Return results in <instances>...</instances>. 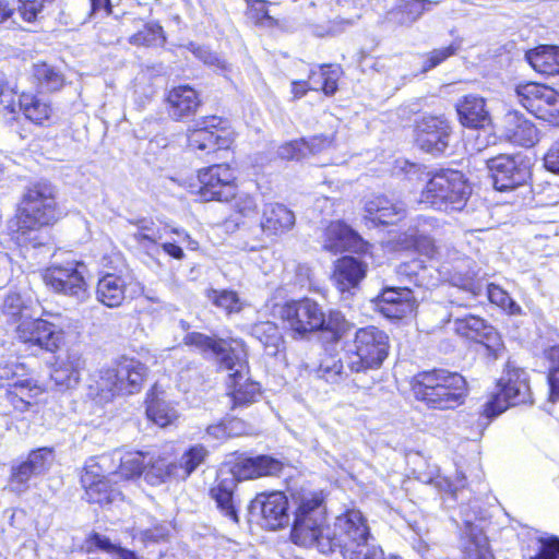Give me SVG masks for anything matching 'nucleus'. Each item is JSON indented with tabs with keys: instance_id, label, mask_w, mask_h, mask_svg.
<instances>
[{
	"instance_id": "1",
	"label": "nucleus",
	"mask_w": 559,
	"mask_h": 559,
	"mask_svg": "<svg viewBox=\"0 0 559 559\" xmlns=\"http://www.w3.org/2000/svg\"><path fill=\"white\" fill-rule=\"evenodd\" d=\"M59 214L56 188L45 180L29 183L10 225L12 239L21 247L43 246L41 229L57 222Z\"/></svg>"
},
{
	"instance_id": "2",
	"label": "nucleus",
	"mask_w": 559,
	"mask_h": 559,
	"mask_svg": "<svg viewBox=\"0 0 559 559\" xmlns=\"http://www.w3.org/2000/svg\"><path fill=\"white\" fill-rule=\"evenodd\" d=\"M292 539L304 547H316L322 554L332 552V527L325 525V510L317 492H302L297 498Z\"/></svg>"
},
{
	"instance_id": "3",
	"label": "nucleus",
	"mask_w": 559,
	"mask_h": 559,
	"mask_svg": "<svg viewBox=\"0 0 559 559\" xmlns=\"http://www.w3.org/2000/svg\"><path fill=\"white\" fill-rule=\"evenodd\" d=\"M413 391L427 407L440 411L461 406L467 396V383L463 376L445 369L423 372L415 378Z\"/></svg>"
},
{
	"instance_id": "4",
	"label": "nucleus",
	"mask_w": 559,
	"mask_h": 559,
	"mask_svg": "<svg viewBox=\"0 0 559 559\" xmlns=\"http://www.w3.org/2000/svg\"><path fill=\"white\" fill-rule=\"evenodd\" d=\"M146 371L140 360L123 356L114 365L100 368L93 376L91 389L105 401L116 395L135 394L142 388Z\"/></svg>"
},
{
	"instance_id": "5",
	"label": "nucleus",
	"mask_w": 559,
	"mask_h": 559,
	"mask_svg": "<svg viewBox=\"0 0 559 559\" xmlns=\"http://www.w3.org/2000/svg\"><path fill=\"white\" fill-rule=\"evenodd\" d=\"M389 348V336L384 331L376 326L358 329L353 341L344 346L345 365L355 373L378 369L388 357Z\"/></svg>"
},
{
	"instance_id": "6",
	"label": "nucleus",
	"mask_w": 559,
	"mask_h": 559,
	"mask_svg": "<svg viewBox=\"0 0 559 559\" xmlns=\"http://www.w3.org/2000/svg\"><path fill=\"white\" fill-rule=\"evenodd\" d=\"M469 195L471 188L461 171L442 169L428 180L419 202L439 211H461Z\"/></svg>"
},
{
	"instance_id": "7",
	"label": "nucleus",
	"mask_w": 559,
	"mask_h": 559,
	"mask_svg": "<svg viewBox=\"0 0 559 559\" xmlns=\"http://www.w3.org/2000/svg\"><path fill=\"white\" fill-rule=\"evenodd\" d=\"M333 539L332 552L340 549L344 559H357L362 555L373 539L368 521L365 515L356 509L347 510L336 516L332 526Z\"/></svg>"
},
{
	"instance_id": "8",
	"label": "nucleus",
	"mask_w": 559,
	"mask_h": 559,
	"mask_svg": "<svg viewBox=\"0 0 559 559\" xmlns=\"http://www.w3.org/2000/svg\"><path fill=\"white\" fill-rule=\"evenodd\" d=\"M499 391L485 403L483 414L495 418L510 406L531 402L532 394L524 370L508 366L498 382Z\"/></svg>"
},
{
	"instance_id": "9",
	"label": "nucleus",
	"mask_w": 559,
	"mask_h": 559,
	"mask_svg": "<svg viewBox=\"0 0 559 559\" xmlns=\"http://www.w3.org/2000/svg\"><path fill=\"white\" fill-rule=\"evenodd\" d=\"M236 174L228 164H215L198 170L197 182L188 186L189 191L201 201L228 202L235 195Z\"/></svg>"
},
{
	"instance_id": "10",
	"label": "nucleus",
	"mask_w": 559,
	"mask_h": 559,
	"mask_svg": "<svg viewBox=\"0 0 559 559\" xmlns=\"http://www.w3.org/2000/svg\"><path fill=\"white\" fill-rule=\"evenodd\" d=\"M272 313L281 318L294 333L300 336L319 331L324 323L322 308L310 298L274 305Z\"/></svg>"
},
{
	"instance_id": "11",
	"label": "nucleus",
	"mask_w": 559,
	"mask_h": 559,
	"mask_svg": "<svg viewBox=\"0 0 559 559\" xmlns=\"http://www.w3.org/2000/svg\"><path fill=\"white\" fill-rule=\"evenodd\" d=\"M188 146L192 151L213 152L226 150L234 142V132L222 118L204 117L188 129Z\"/></svg>"
},
{
	"instance_id": "12",
	"label": "nucleus",
	"mask_w": 559,
	"mask_h": 559,
	"mask_svg": "<svg viewBox=\"0 0 559 559\" xmlns=\"http://www.w3.org/2000/svg\"><path fill=\"white\" fill-rule=\"evenodd\" d=\"M85 265L70 261L64 264H52L44 274V281L56 293L73 298L78 302L85 301L90 294L84 278Z\"/></svg>"
},
{
	"instance_id": "13",
	"label": "nucleus",
	"mask_w": 559,
	"mask_h": 559,
	"mask_svg": "<svg viewBox=\"0 0 559 559\" xmlns=\"http://www.w3.org/2000/svg\"><path fill=\"white\" fill-rule=\"evenodd\" d=\"M14 335L16 341L28 349L36 348L50 353L58 350L63 342V331L59 325L36 316L19 322Z\"/></svg>"
},
{
	"instance_id": "14",
	"label": "nucleus",
	"mask_w": 559,
	"mask_h": 559,
	"mask_svg": "<svg viewBox=\"0 0 559 559\" xmlns=\"http://www.w3.org/2000/svg\"><path fill=\"white\" fill-rule=\"evenodd\" d=\"M185 344L194 346L203 354L211 353L214 355L218 369L235 368L243 366V348L245 343L241 340H223L212 338L202 333H189L185 337Z\"/></svg>"
},
{
	"instance_id": "15",
	"label": "nucleus",
	"mask_w": 559,
	"mask_h": 559,
	"mask_svg": "<svg viewBox=\"0 0 559 559\" xmlns=\"http://www.w3.org/2000/svg\"><path fill=\"white\" fill-rule=\"evenodd\" d=\"M250 513L259 515L260 525L266 530L282 528L289 522L287 497L281 491L261 492L251 501Z\"/></svg>"
},
{
	"instance_id": "16",
	"label": "nucleus",
	"mask_w": 559,
	"mask_h": 559,
	"mask_svg": "<svg viewBox=\"0 0 559 559\" xmlns=\"http://www.w3.org/2000/svg\"><path fill=\"white\" fill-rule=\"evenodd\" d=\"M450 135V123L443 117L425 116L416 124V143L431 155H440L448 148Z\"/></svg>"
},
{
	"instance_id": "17",
	"label": "nucleus",
	"mask_w": 559,
	"mask_h": 559,
	"mask_svg": "<svg viewBox=\"0 0 559 559\" xmlns=\"http://www.w3.org/2000/svg\"><path fill=\"white\" fill-rule=\"evenodd\" d=\"M133 286L139 284L129 274L106 273L98 280L96 298L106 307H119L128 296L133 298L136 293Z\"/></svg>"
},
{
	"instance_id": "18",
	"label": "nucleus",
	"mask_w": 559,
	"mask_h": 559,
	"mask_svg": "<svg viewBox=\"0 0 559 559\" xmlns=\"http://www.w3.org/2000/svg\"><path fill=\"white\" fill-rule=\"evenodd\" d=\"M493 186L499 191L514 189L528 177L526 166L519 164L513 156L500 155L488 160Z\"/></svg>"
},
{
	"instance_id": "19",
	"label": "nucleus",
	"mask_w": 559,
	"mask_h": 559,
	"mask_svg": "<svg viewBox=\"0 0 559 559\" xmlns=\"http://www.w3.org/2000/svg\"><path fill=\"white\" fill-rule=\"evenodd\" d=\"M238 366L235 368H222L221 370H225L229 372L227 388L228 395L233 401V407L238 406H247L257 401V397L260 395V385L257 382L249 380L247 377V349L243 348V366L240 370H237Z\"/></svg>"
},
{
	"instance_id": "20",
	"label": "nucleus",
	"mask_w": 559,
	"mask_h": 559,
	"mask_svg": "<svg viewBox=\"0 0 559 559\" xmlns=\"http://www.w3.org/2000/svg\"><path fill=\"white\" fill-rule=\"evenodd\" d=\"M25 367L22 364H5L0 365V378L16 380L12 383L10 396L14 407L20 411H25L31 404L26 399H31L40 393L39 386L31 378L20 379L23 376Z\"/></svg>"
},
{
	"instance_id": "21",
	"label": "nucleus",
	"mask_w": 559,
	"mask_h": 559,
	"mask_svg": "<svg viewBox=\"0 0 559 559\" xmlns=\"http://www.w3.org/2000/svg\"><path fill=\"white\" fill-rule=\"evenodd\" d=\"M502 136L519 146L532 147L539 141V133L534 123L523 114L508 111L502 121Z\"/></svg>"
},
{
	"instance_id": "22",
	"label": "nucleus",
	"mask_w": 559,
	"mask_h": 559,
	"mask_svg": "<svg viewBox=\"0 0 559 559\" xmlns=\"http://www.w3.org/2000/svg\"><path fill=\"white\" fill-rule=\"evenodd\" d=\"M283 463L269 455L239 459L228 472L236 480L253 479L262 476L277 475Z\"/></svg>"
},
{
	"instance_id": "23",
	"label": "nucleus",
	"mask_w": 559,
	"mask_h": 559,
	"mask_svg": "<svg viewBox=\"0 0 559 559\" xmlns=\"http://www.w3.org/2000/svg\"><path fill=\"white\" fill-rule=\"evenodd\" d=\"M453 318L454 331L466 338H471L478 343L485 344L488 348L498 345V337L495 329L477 317L467 314L464 317H455L450 313L449 321Z\"/></svg>"
},
{
	"instance_id": "24",
	"label": "nucleus",
	"mask_w": 559,
	"mask_h": 559,
	"mask_svg": "<svg viewBox=\"0 0 559 559\" xmlns=\"http://www.w3.org/2000/svg\"><path fill=\"white\" fill-rule=\"evenodd\" d=\"M435 227V221L431 218L419 217L414 226H411L404 234L402 240L403 248H414L420 254L428 259H435L440 255L439 248L428 233Z\"/></svg>"
},
{
	"instance_id": "25",
	"label": "nucleus",
	"mask_w": 559,
	"mask_h": 559,
	"mask_svg": "<svg viewBox=\"0 0 559 559\" xmlns=\"http://www.w3.org/2000/svg\"><path fill=\"white\" fill-rule=\"evenodd\" d=\"M323 248L333 253L346 250L359 251L364 248V241L348 225L333 222L325 229Z\"/></svg>"
},
{
	"instance_id": "26",
	"label": "nucleus",
	"mask_w": 559,
	"mask_h": 559,
	"mask_svg": "<svg viewBox=\"0 0 559 559\" xmlns=\"http://www.w3.org/2000/svg\"><path fill=\"white\" fill-rule=\"evenodd\" d=\"M518 102L530 112L539 116H549L543 107L547 102L556 100V91L549 86L528 82L515 88Z\"/></svg>"
},
{
	"instance_id": "27",
	"label": "nucleus",
	"mask_w": 559,
	"mask_h": 559,
	"mask_svg": "<svg viewBox=\"0 0 559 559\" xmlns=\"http://www.w3.org/2000/svg\"><path fill=\"white\" fill-rule=\"evenodd\" d=\"M460 122L467 128L478 129L491 124V116L485 98L469 94L463 96L456 104Z\"/></svg>"
},
{
	"instance_id": "28",
	"label": "nucleus",
	"mask_w": 559,
	"mask_h": 559,
	"mask_svg": "<svg viewBox=\"0 0 559 559\" xmlns=\"http://www.w3.org/2000/svg\"><path fill=\"white\" fill-rule=\"evenodd\" d=\"M19 109L36 126L48 127L55 122L56 110L48 99L32 93L19 95Z\"/></svg>"
},
{
	"instance_id": "29",
	"label": "nucleus",
	"mask_w": 559,
	"mask_h": 559,
	"mask_svg": "<svg viewBox=\"0 0 559 559\" xmlns=\"http://www.w3.org/2000/svg\"><path fill=\"white\" fill-rule=\"evenodd\" d=\"M366 218L376 224H395L405 214L402 202H393L384 195H374L365 203Z\"/></svg>"
},
{
	"instance_id": "30",
	"label": "nucleus",
	"mask_w": 559,
	"mask_h": 559,
	"mask_svg": "<svg viewBox=\"0 0 559 559\" xmlns=\"http://www.w3.org/2000/svg\"><path fill=\"white\" fill-rule=\"evenodd\" d=\"M367 264L354 257L337 260L332 280L342 293L355 288L366 276Z\"/></svg>"
},
{
	"instance_id": "31",
	"label": "nucleus",
	"mask_w": 559,
	"mask_h": 559,
	"mask_svg": "<svg viewBox=\"0 0 559 559\" xmlns=\"http://www.w3.org/2000/svg\"><path fill=\"white\" fill-rule=\"evenodd\" d=\"M200 105V98L194 88L180 85L171 88L167 95V111L174 120H181L193 115Z\"/></svg>"
},
{
	"instance_id": "32",
	"label": "nucleus",
	"mask_w": 559,
	"mask_h": 559,
	"mask_svg": "<svg viewBox=\"0 0 559 559\" xmlns=\"http://www.w3.org/2000/svg\"><path fill=\"white\" fill-rule=\"evenodd\" d=\"M236 479L228 472L218 474L215 485L211 488V497L215 500L217 508L224 516L234 524L239 522L238 511L234 502V489Z\"/></svg>"
},
{
	"instance_id": "33",
	"label": "nucleus",
	"mask_w": 559,
	"mask_h": 559,
	"mask_svg": "<svg viewBox=\"0 0 559 559\" xmlns=\"http://www.w3.org/2000/svg\"><path fill=\"white\" fill-rule=\"evenodd\" d=\"M462 547L466 559H492L483 527L472 522L468 516L464 519Z\"/></svg>"
},
{
	"instance_id": "34",
	"label": "nucleus",
	"mask_w": 559,
	"mask_h": 559,
	"mask_svg": "<svg viewBox=\"0 0 559 559\" xmlns=\"http://www.w3.org/2000/svg\"><path fill=\"white\" fill-rule=\"evenodd\" d=\"M296 222L293 211L280 203L265 205L261 219V228L270 235H281L290 230Z\"/></svg>"
},
{
	"instance_id": "35",
	"label": "nucleus",
	"mask_w": 559,
	"mask_h": 559,
	"mask_svg": "<svg viewBox=\"0 0 559 559\" xmlns=\"http://www.w3.org/2000/svg\"><path fill=\"white\" fill-rule=\"evenodd\" d=\"M85 368L83 357L74 352L69 353L66 358L60 359L51 372V379L56 385L70 389L80 381L81 372Z\"/></svg>"
},
{
	"instance_id": "36",
	"label": "nucleus",
	"mask_w": 559,
	"mask_h": 559,
	"mask_svg": "<svg viewBox=\"0 0 559 559\" xmlns=\"http://www.w3.org/2000/svg\"><path fill=\"white\" fill-rule=\"evenodd\" d=\"M525 58L536 72L547 76L559 75L558 46H539L527 51Z\"/></svg>"
},
{
	"instance_id": "37",
	"label": "nucleus",
	"mask_w": 559,
	"mask_h": 559,
	"mask_svg": "<svg viewBox=\"0 0 559 559\" xmlns=\"http://www.w3.org/2000/svg\"><path fill=\"white\" fill-rule=\"evenodd\" d=\"M37 301L16 293L9 294L3 302V312L16 324L29 317L37 316Z\"/></svg>"
},
{
	"instance_id": "38",
	"label": "nucleus",
	"mask_w": 559,
	"mask_h": 559,
	"mask_svg": "<svg viewBox=\"0 0 559 559\" xmlns=\"http://www.w3.org/2000/svg\"><path fill=\"white\" fill-rule=\"evenodd\" d=\"M340 75L341 69L338 67L324 64L311 70L307 83L310 90H321L325 95H333L337 90Z\"/></svg>"
},
{
	"instance_id": "39",
	"label": "nucleus",
	"mask_w": 559,
	"mask_h": 559,
	"mask_svg": "<svg viewBox=\"0 0 559 559\" xmlns=\"http://www.w3.org/2000/svg\"><path fill=\"white\" fill-rule=\"evenodd\" d=\"M209 451L202 444L190 447L176 462L175 480L187 479L201 464L204 463Z\"/></svg>"
},
{
	"instance_id": "40",
	"label": "nucleus",
	"mask_w": 559,
	"mask_h": 559,
	"mask_svg": "<svg viewBox=\"0 0 559 559\" xmlns=\"http://www.w3.org/2000/svg\"><path fill=\"white\" fill-rule=\"evenodd\" d=\"M251 334L264 346L267 355H276L283 345V336L278 326L273 322L263 321L253 324Z\"/></svg>"
},
{
	"instance_id": "41",
	"label": "nucleus",
	"mask_w": 559,
	"mask_h": 559,
	"mask_svg": "<svg viewBox=\"0 0 559 559\" xmlns=\"http://www.w3.org/2000/svg\"><path fill=\"white\" fill-rule=\"evenodd\" d=\"M146 415L150 420L160 427L171 424L178 417L176 408L154 392L148 395Z\"/></svg>"
},
{
	"instance_id": "42",
	"label": "nucleus",
	"mask_w": 559,
	"mask_h": 559,
	"mask_svg": "<svg viewBox=\"0 0 559 559\" xmlns=\"http://www.w3.org/2000/svg\"><path fill=\"white\" fill-rule=\"evenodd\" d=\"M206 296L215 307L228 316L239 313L246 307V301L235 290L210 289Z\"/></svg>"
},
{
	"instance_id": "43",
	"label": "nucleus",
	"mask_w": 559,
	"mask_h": 559,
	"mask_svg": "<svg viewBox=\"0 0 559 559\" xmlns=\"http://www.w3.org/2000/svg\"><path fill=\"white\" fill-rule=\"evenodd\" d=\"M148 465L144 467L145 480L153 485H160L168 480H175L176 462H168L164 457L150 459Z\"/></svg>"
},
{
	"instance_id": "44",
	"label": "nucleus",
	"mask_w": 559,
	"mask_h": 559,
	"mask_svg": "<svg viewBox=\"0 0 559 559\" xmlns=\"http://www.w3.org/2000/svg\"><path fill=\"white\" fill-rule=\"evenodd\" d=\"M324 142L325 140L320 138H313L310 142H306L304 139L290 141L281 145L277 154L282 159H298L306 156L307 152H319L323 147Z\"/></svg>"
},
{
	"instance_id": "45",
	"label": "nucleus",
	"mask_w": 559,
	"mask_h": 559,
	"mask_svg": "<svg viewBox=\"0 0 559 559\" xmlns=\"http://www.w3.org/2000/svg\"><path fill=\"white\" fill-rule=\"evenodd\" d=\"M39 477L26 460L15 461L10 468L9 486L15 493L26 492L29 488V480Z\"/></svg>"
},
{
	"instance_id": "46",
	"label": "nucleus",
	"mask_w": 559,
	"mask_h": 559,
	"mask_svg": "<svg viewBox=\"0 0 559 559\" xmlns=\"http://www.w3.org/2000/svg\"><path fill=\"white\" fill-rule=\"evenodd\" d=\"M131 224L136 228L132 234L134 240L144 249L148 250L162 239L160 229L153 221L141 218Z\"/></svg>"
},
{
	"instance_id": "47",
	"label": "nucleus",
	"mask_w": 559,
	"mask_h": 559,
	"mask_svg": "<svg viewBox=\"0 0 559 559\" xmlns=\"http://www.w3.org/2000/svg\"><path fill=\"white\" fill-rule=\"evenodd\" d=\"M402 294L406 296L405 299L395 304H377L378 310L386 318L402 319L411 314L416 306V300L409 288L403 287Z\"/></svg>"
},
{
	"instance_id": "48",
	"label": "nucleus",
	"mask_w": 559,
	"mask_h": 559,
	"mask_svg": "<svg viewBox=\"0 0 559 559\" xmlns=\"http://www.w3.org/2000/svg\"><path fill=\"white\" fill-rule=\"evenodd\" d=\"M107 461L105 455L99 457H91L85 466L84 473L81 476L82 485L87 492H94L97 490V486H99L98 479H107L105 475V471L103 468V464Z\"/></svg>"
},
{
	"instance_id": "49",
	"label": "nucleus",
	"mask_w": 559,
	"mask_h": 559,
	"mask_svg": "<svg viewBox=\"0 0 559 559\" xmlns=\"http://www.w3.org/2000/svg\"><path fill=\"white\" fill-rule=\"evenodd\" d=\"M144 460L142 452H127L120 456L119 471L112 475H119L123 479L139 477L144 472Z\"/></svg>"
},
{
	"instance_id": "50",
	"label": "nucleus",
	"mask_w": 559,
	"mask_h": 559,
	"mask_svg": "<svg viewBox=\"0 0 559 559\" xmlns=\"http://www.w3.org/2000/svg\"><path fill=\"white\" fill-rule=\"evenodd\" d=\"M27 463L32 466L33 471L36 472L38 476H43L47 474L52 467L56 454L53 448L43 447L35 450H32L26 459Z\"/></svg>"
},
{
	"instance_id": "51",
	"label": "nucleus",
	"mask_w": 559,
	"mask_h": 559,
	"mask_svg": "<svg viewBox=\"0 0 559 559\" xmlns=\"http://www.w3.org/2000/svg\"><path fill=\"white\" fill-rule=\"evenodd\" d=\"M130 44L136 46H160L165 43L163 28L156 23H147L143 29L129 38Z\"/></svg>"
},
{
	"instance_id": "52",
	"label": "nucleus",
	"mask_w": 559,
	"mask_h": 559,
	"mask_svg": "<svg viewBox=\"0 0 559 559\" xmlns=\"http://www.w3.org/2000/svg\"><path fill=\"white\" fill-rule=\"evenodd\" d=\"M487 296L491 304H495L509 314H521V307L510 297L508 292L496 284L487 286Z\"/></svg>"
},
{
	"instance_id": "53",
	"label": "nucleus",
	"mask_w": 559,
	"mask_h": 559,
	"mask_svg": "<svg viewBox=\"0 0 559 559\" xmlns=\"http://www.w3.org/2000/svg\"><path fill=\"white\" fill-rule=\"evenodd\" d=\"M33 74L40 85L49 91H56L62 86V75L47 63L35 64Z\"/></svg>"
},
{
	"instance_id": "54",
	"label": "nucleus",
	"mask_w": 559,
	"mask_h": 559,
	"mask_svg": "<svg viewBox=\"0 0 559 559\" xmlns=\"http://www.w3.org/2000/svg\"><path fill=\"white\" fill-rule=\"evenodd\" d=\"M19 15L23 21L32 23L41 17L46 8L50 7L55 0H19Z\"/></svg>"
},
{
	"instance_id": "55",
	"label": "nucleus",
	"mask_w": 559,
	"mask_h": 559,
	"mask_svg": "<svg viewBox=\"0 0 559 559\" xmlns=\"http://www.w3.org/2000/svg\"><path fill=\"white\" fill-rule=\"evenodd\" d=\"M349 323L338 311H331L328 317L324 316V323L319 331H324L331 335L333 341H338L348 330Z\"/></svg>"
},
{
	"instance_id": "56",
	"label": "nucleus",
	"mask_w": 559,
	"mask_h": 559,
	"mask_svg": "<svg viewBox=\"0 0 559 559\" xmlns=\"http://www.w3.org/2000/svg\"><path fill=\"white\" fill-rule=\"evenodd\" d=\"M318 373L325 381L337 383L343 379L344 364L341 358H325L321 361Z\"/></svg>"
},
{
	"instance_id": "57",
	"label": "nucleus",
	"mask_w": 559,
	"mask_h": 559,
	"mask_svg": "<svg viewBox=\"0 0 559 559\" xmlns=\"http://www.w3.org/2000/svg\"><path fill=\"white\" fill-rule=\"evenodd\" d=\"M82 3L85 5L84 11L81 13L74 12L73 22L76 24H85L99 12H104L105 15L111 14L110 0H88V3L83 0Z\"/></svg>"
},
{
	"instance_id": "58",
	"label": "nucleus",
	"mask_w": 559,
	"mask_h": 559,
	"mask_svg": "<svg viewBox=\"0 0 559 559\" xmlns=\"http://www.w3.org/2000/svg\"><path fill=\"white\" fill-rule=\"evenodd\" d=\"M247 15L254 24L262 26H273L275 21L270 16L267 2L264 0H251L248 2Z\"/></svg>"
},
{
	"instance_id": "59",
	"label": "nucleus",
	"mask_w": 559,
	"mask_h": 559,
	"mask_svg": "<svg viewBox=\"0 0 559 559\" xmlns=\"http://www.w3.org/2000/svg\"><path fill=\"white\" fill-rule=\"evenodd\" d=\"M234 199L233 207L243 217H255L258 214V203L253 195L246 192H237L235 190V195L231 197Z\"/></svg>"
},
{
	"instance_id": "60",
	"label": "nucleus",
	"mask_w": 559,
	"mask_h": 559,
	"mask_svg": "<svg viewBox=\"0 0 559 559\" xmlns=\"http://www.w3.org/2000/svg\"><path fill=\"white\" fill-rule=\"evenodd\" d=\"M431 4L428 0H412L402 5L404 16L400 20L401 24L413 23L421 16V14L429 10Z\"/></svg>"
},
{
	"instance_id": "61",
	"label": "nucleus",
	"mask_w": 559,
	"mask_h": 559,
	"mask_svg": "<svg viewBox=\"0 0 559 559\" xmlns=\"http://www.w3.org/2000/svg\"><path fill=\"white\" fill-rule=\"evenodd\" d=\"M189 49L191 52L205 64L215 66L218 69L227 70V63L225 60L221 59L210 49L203 46H197L194 44H190Z\"/></svg>"
},
{
	"instance_id": "62",
	"label": "nucleus",
	"mask_w": 559,
	"mask_h": 559,
	"mask_svg": "<svg viewBox=\"0 0 559 559\" xmlns=\"http://www.w3.org/2000/svg\"><path fill=\"white\" fill-rule=\"evenodd\" d=\"M539 543L538 552L530 559H559V538H542Z\"/></svg>"
},
{
	"instance_id": "63",
	"label": "nucleus",
	"mask_w": 559,
	"mask_h": 559,
	"mask_svg": "<svg viewBox=\"0 0 559 559\" xmlns=\"http://www.w3.org/2000/svg\"><path fill=\"white\" fill-rule=\"evenodd\" d=\"M97 481H99V486H97L98 487L97 490H95L94 492L86 491L88 501L94 502V503H99V504L109 503L112 500V498H111L112 490H111V487L109 484L110 480L107 478V479H98Z\"/></svg>"
},
{
	"instance_id": "64",
	"label": "nucleus",
	"mask_w": 559,
	"mask_h": 559,
	"mask_svg": "<svg viewBox=\"0 0 559 559\" xmlns=\"http://www.w3.org/2000/svg\"><path fill=\"white\" fill-rule=\"evenodd\" d=\"M546 356L549 361L548 383H559V345L551 346Z\"/></svg>"
}]
</instances>
